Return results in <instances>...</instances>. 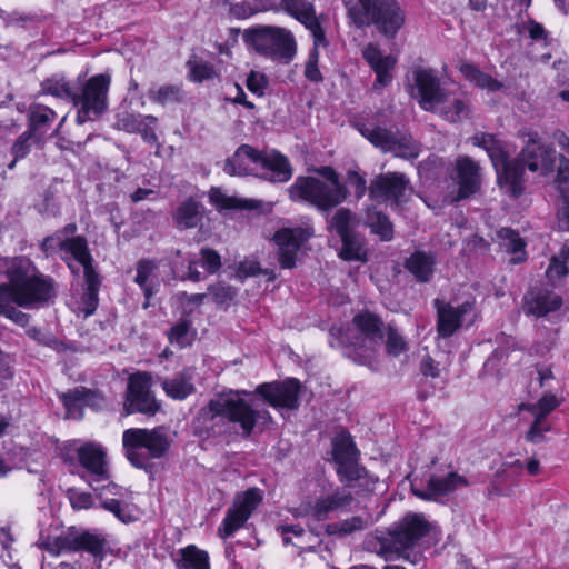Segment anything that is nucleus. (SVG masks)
<instances>
[{
    "instance_id": "f257e3e1",
    "label": "nucleus",
    "mask_w": 569,
    "mask_h": 569,
    "mask_svg": "<svg viewBox=\"0 0 569 569\" xmlns=\"http://www.w3.org/2000/svg\"><path fill=\"white\" fill-rule=\"evenodd\" d=\"M248 395L246 390H229L217 395L194 418V433L201 437L218 436L224 431L227 422H231L239 425L242 435L248 437L257 425L269 423L270 413L254 409L244 399Z\"/></svg>"
},
{
    "instance_id": "f03ea898",
    "label": "nucleus",
    "mask_w": 569,
    "mask_h": 569,
    "mask_svg": "<svg viewBox=\"0 0 569 569\" xmlns=\"http://www.w3.org/2000/svg\"><path fill=\"white\" fill-rule=\"evenodd\" d=\"M428 531L429 523L423 516L408 515L387 532L369 537L367 547L387 561L403 559L419 565L422 558L413 548Z\"/></svg>"
},
{
    "instance_id": "7ed1b4c3",
    "label": "nucleus",
    "mask_w": 569,
    "mask_h": 569,
    "mask_svg": "<svg viewBox=\"0 0 569 569\" xmlns=\"http://www.w3.org/2000/svg\"><path fill=\"white\" fill-rule=\"evenodd\" d=\"M0 270L17 287L19 307H40L56 295L53 280L38 273L29 259L0 257Z\"/></svg>"
},
{
    "instance_id": "20e7f679",
    "label": "nucleus",
    "mask_w": 569,
    "mask_h": 569,
    "mask_svg": "<svg viewBox=\"0 0 569 569\" xmlns=\"http://www.w3.org/2000/svg\"><path fill=\"white\" fill-rule=\"evenodd\" d=\"M317 173L322 178L298 177L288 190L289 197L293 201L307 202L319 211L328 212L347 199L348 190L331 167L318 168Z\"/></svg>"
},
{
    "instance_id": "39448f33",
    "label": "nucleus",
    "mask_w": 569,
    "mask_h": 569,
    "mask_svg": "<svg viewBox=\"0 0 569 569\" xmlns=\"http://www.w3.org/2000/svg\"><path fill=\"white\" fill-rule=\"evenodd\" d=\"M346 7L356 27L375 26L387 38H395L406 23V13L398 0H349Z\"/></svg>"
},
{
    "instance_id": "423d86ee",
    "label": "nucleus",
    "mask_w": 569,
    "mask_h": 569,
    "mask_svg": "<svg viewBox=\"0 0 569 569\" xmlns=\"http://www.w3.org/2000/svg\"><path fill=\"white\" fill-rule=\"evenodd\" d=\"M472 144L488 153L498 174V181L507 192L517 197L523 190V170L517 161L508 160V151L493 134L478 132L471 138Z\"/></svg>"
},
{
    "instance_id": "0eeeda50",
    "label": "nucleus",
    "mask_w": 569,
    "mask_h": 569,
    "mask_svg": "<svg viewBox=\"0 0 569 569\" xmlns=\"http://www.w3.org/2000/svg\"><path fill=\"white\" fill-rule=\"evenodd\" d=\"M122 443L128 460L137 468L143 469L150 459L161 458L169 448V440L163 428L127 429Z\"/></svg>"
},
{
    "instance_id": "6e6552de",
    "label": "nucleus",
    "mask_w": 569,
    "mask_h": 569,
    "mask_svg": "<svg viewBox=\"0 0 569 569\" xmlns=\"http://www.w3.org/2000/svg\"><path fill=\"white\" fill-rule=\"evenodd\" d=\"M110 82L109 74H96L86 81L80 92H74L73 104L78 108L79 124L96 120L107 110Z\"/></svg>"
},
{
    "instance_id": "1a4fd4ad",
    "label": "nucleus",
    "mask_w": 569,
    "mask_h": 569,
    "mask_svg": "<svg viewBox=\"0 0 569 569\" xmlns=\"http://www.w3.org/2000/svg\"><path fill=\"white\" fill-rule=\"evenodd\" d=\"M248 37L254 49L264 56L289 61L296 54V42L290 31L278 27H258Z\"/></svg>"
},
{
    "instance_id": "9d476101",
    "label": "nucleus",
    "mask_w": 569,
    "mask_h": 569,
    "mask_svg": "<svg viewBox=\"0 0 569 569\" xmlns=\"http://www.w3.org/2000/svg\"><path fill=\"white\" fill-rule=\"evenodd\" d=\"M360 132L383 152H391L396 157L410 161L420 156L421 144L410 134L393 132L381 127H363Z\"/></svg>"
},
{
    "instance_id": "9b49d317",
    "label": "nucleus",
    "mask_w": 569,
    "mask_h": 569,
    "mask_svg": "<svg viewBox=\"0 0 569 569\" xmlns=\"http://www.w3.org/2000/svg\"><path fill=\"white\" fill-rule=\"evenodd\" d=\"M151 375L148 372H137L129 377L124 411L126 415L140 412L153 416L160 410V403L151 392Z\"/></svg>"
},
{
    "instance_id": "f8f14e48",
    "label": "nucleus",
    "mask_w": 569,
    "mask_h": 569,
    "mask_svg": "<svg viewBox=\"0 0 569 569\" xmlns=\"http://www.w3.org/2000/svg\"><path fill=\"white\" fill-rule=\"evenodd\" d=\"M259 489L250 488L247 491L236 496L232 507H230L218 529V535L226 539L239 530L251 516L252 511L261 502Z\"/></svg>"
},
{
    "instance_id": "ddd939ff",
    "label": "nucleus",
    "mask_w": 569,
    "mask_h": 569,
    "mask_svg": "<svg viewBox=\"0 0 569 569\" xmlns=\"http://www.w3.org/2000/svg\"><path fill=\"white\" fill-rule=\"evenodd\" d=\"M413 87L411 96L419 106L428 112L437 110L439 103L447 102V91L441 87L439 78L431 69L417 68L413 70Z\"/></svg>"
},
{
    "instance_id": "4468645a",
    "label": "nucleus",
    "mask_w": 569,
    "mask_h": 569,
    "mask_svg": "<svg viewBox=\"0 0 569 569\" xmlns=\"http://www.w3.org/2000/svg\"><path fill=\"white\" fill-rule=\"evenodd\" d=\"M437 308V329L442 338L451 337L466 321L473 323L476 318L473 302L467 301L460 306H452L439 299L435 300Z\"/></svg>"
},
{
    "instance_id": "2eb2a0df",
    "label": "nucleus",
    "mask_w": 569,
    "mask_h": 569,
    "mask_svg": "<svg viewBox=\"0 0 569 569\" xmlns=\"http://www.w3.org/2000/svg\"><path fill=\"white\" fill-rule=\"evenodd\" d=\"M411 191L410 181L402 172H387L377 176L369 186V197L377 201H392L396 204L406 200Z\"/></svg>"
},
{
    "instance_id": "dca6fc26",
    "label": "nucleus",
    "mask_w": 569,
    "mask_h": 569,
    "mask_svg": "<svg viewBox=\"0 0 569 569\" xmlns=\"http://www.w3.org/2000/svg\"><path fill=\"white\" fill-rule=\"evenodd\" d=\"M513 161H517L523 171V167L527 166L532 172L540 171L542 174H548L553 170L556 152L551 147L539 141L538 133H531L518 158Z\"/></svg>"
},
{
    "instance_id": "f3484780",
    "label": "nucleus",
    "mask_w": 569,
    "mask_h": 569,
    "mask_svg": "<svg viewBox=\"0 0 569 569\" xmlns=\"http://www.w3.org/2000/svg\"><path fill=\"white\" fill-rule=\"evenodd\" d=\"M300 388L301 385L297 379H288L259 385L256 388V393L273 408L295 410L299 407Z\"/></svg>"
},
{
    "instance_id": "a211bd4d",
    "label": "nucleus",
    "mask_w": 569,
    "mask_h": 569,
    "mask_svg": "<svg viewBox=\"0 0 569 569\" xmlns=\"http://www.w3.org/2000/svg\"><path fill=\"white\" fill-rule=\"evenodd\" d=\"M313 236L310 226L298 228H283L276 232L274 241L279 247V263L284 269L296 266L297 253L301 246Z\"/></svg>"
},
{
    "instance_id": "6ab92c4d",
    "label": "nucleus",
    "mask_w": 569,
    "mask_h": 569,
    "mask_svg": "<svg viewBox=\"0 0 569 569\" xmlns=\"http://www.w3.org/2000/svg\"><path fill=\"white\" fill-rule=\"evenodd\" d=\"M80 465L90 473V487L94 491L102 489L100 482L109 479V470L106 461V451L99 445L86 443L77 449Z\"/></svg>"
},
{
    "instance_id": "aec40b11",
    "label": "nucleus",
    "mask_w": 569,
    "mask_h": 569,
    "mask_svg": "<svg viewBox=\"0 0 569 569\" xmlns=\"http://www.w3.org/2000/svg\"><path fill=\"white\" fill-rule=\"evenodd\" d=\"M58 539L61 552L87 551L94 557L102 555L106 545V540L101 536L80 531L74 527L58 536Z\"/></svg>"
},
{
    "instance_id": "412c9836",
    "label": "nucleus",
    "mask_w": 569,
    "mask_h": 569,
    "mask_svg": "<svg viewBox=\"0 0 569 569\" xmlns=\"http://www.w3.org/2000/svg\"><path fill=\"white\" fill-rule=\"evenodd\" d=\"M281 6L286 12L295 17L311 32L317 47H326L328 44L325 31L310 2L307 0H281Z\"/></svg>"
},
{
    "instance_id": "4be33fe9",
    "label": "nucleus",
    "mask_w": 569,
    "mask_h": 569,
    "mask_svg": "<svg viewBox=\"0 0 569 569\" xmlns=\"http://www.w3.org/2000/svg\"><path fill=\"white\" fill-rule=\"evenodd\" d=\"M258 174L270 182L283 183L292 177V168L289 160L276 150L259 151Z\"/></svg>"
},
{
    "instance_id": "5701e85b",
    "label": "nucleus",
    "mask_w": 569,
    "mask_h": 569,
    "mask_svg": "<svg viewBox=\"0 0 569 569\" xmlns=\"http://www.w3.org/2000/svg\"><path fill=\"white\" fill-rule=\"evenodd\" d=\"M158 119L154 116H143L139 113L121 112L117 114L114 127L128 133H138L148 143H157L154 128Z\"/></svg>"
},
{
    "instance_id": "b1692460",
    "label": "nucleus",
    "mask_w": 569,
    "mask_h": 569,
    "mask_svg": "<svg viewBox=\"0 0 569 569\" xmlns=\"http://www.w3.org/2000/svg\"><path fill=\"white\" fill-rule=\"evenodd\" d=\"M468 485V480L463 476L449 472L445 476H431L426 490L412 488V492L421 499L436 500Z\"/></svg>"
},
{
    "instance_id": "393cba45",
    "label": "nucleus",
    "mask_w": 569,
    "mask_h": 569,
    "mask_svg": "<svg viewBox=\"0 0 569 569\" xmlns=\"http://www.w3.org/2000/svg\"><path fill=\"white\" fill-rule=\"evenodd\" d=\"M456 170L459 184L458 199L476 193L481 184L479 163L468 156H460L456 160Z\"/></svg>"
},
{
    "instance_id": "a878e982",
    "label": "nucleus",
    "mask_w": 569,
    "mask_h": 569,
    "mask_svg": "<svg viewBox=\"0 0 569 569\" xmlns=\"http://www.w3.org/2000/svg\"><path fill=\"white\" fill-rule=\"evenodd\" d=\"M259 161V150L242 144L227 159L224 171L230 176H257Z\"/></svg>"
},
{
    "instance_id": "bb28decb",
    "label": "nucleus",
    "mask_w": 569,
    "mask_h": 569,
    "mask_svg": "<svg viewBox=\"0 0 569 569\" xmlns=\"http://www.w3.org/2000/svg\"><path fill=\"white\" fill-rule=\"evenodd\" d=\"M59 248L62 252V259L67 261L73 273H78L79 271L73 269L69 262L70 259L76 260L83 267V274H86L87 270L96 271L92 266V258L88 250L87 241L83 237L78 236L62 239L59 242Z\"/></svg>"
},
{
    "instance_id": "cd10ccee",
    "label": "nucleus",
    "mask_w": 569,
    "mask_h": 569,
    "mask_svg": "<svg viewBox=\"0 0 569 569\" xmlns=\"http://www.w3.org/2000/svg\"><path fill=\"white\" fill-rule=\"evenodd\" d=\"M561 306L562 299L559 295L547 290H532L525 297L523 311L527 315L545 317Z\"/></svg>"
},
{
    "instance_id": "c85d7f7f",
    "label": "nucleus",
    "mask_w": 569,
    "mask_h": 569,
    "mask_svg": "<svg viewBox=\"0 0 569 569\" xmlns=\"http://www.w3.org/2000/svg\"><path fill=\"white\" fill-rule=\"evenodd\" d=\"M437 264V257L431 251L416 250L405 260V268L419 282H429Z\"/></svg>"
},
{
    "instance_id": "c756f323",
    "label": "nucleus",
    "mask_w": 569,
    "mask_h": 569,
    "mask_svg": "<svg viewBox=\"0 0 569 569\" xmlns=\"http://www.w3.org/2000/svg\"><path fill=\"white\" fill-rule=\"evenodd\" d=\"M362 56L370 64L377 74V82L381 86H387L391 81L390 70L396 64V59L392 56H382L379 47L375 43H368Z\"/></svg>"
},
{
    "instance_id": "7c9ffc66",
    "label": "nucleus",
    "mask_w": 569,
    "mask_h": 569,
    "mask_svg": "<svg viewBox=\"0 0 569 569\" xmlns=\"http://www.w3.org/2000/svg\"><path fill=\"white\" fill-rule=\"evenodd\" d=\"M203 212L202 204L193 198H189L177 208L172 217L173 222L180 230L193 229L201 224Z\"/></svg>"
},
{
    "instance_id": "2f4dec72",
    "label": "nucleus",
    "mask_w": 569,
    "mask_h": 569,
    "mask_svg": "<svg viewBox=\"0 0 569 569\" xmlns=\"http://www.w3.org/2000/svg\"><path fill=\"white\" fill-rule=\"evenodd\" d=\"M161 386L166 395L174 400H183L196 391L193 375L189 369L163 379Z\"/></svg>"
},
{
    "instance_id": "473e14b6",
    "label": "nucleus",
    "mask_w": 569,
    "mask_h": 569,
    "mask_svg": "<svg viewBox=\"0 0 569 569\" xmlns=\"http://www.w3.org/2000/svg\"><path fill=\"white\" fill-rule=\"evenodd\" d=\"M352 325L371 345H378L382 341L383 322L377 315L368 311L360 312L353 317Z\"/></svg>"
},
{
    "instance_id": "72a5a7b5",
    "label": "nucleus",
    "mask_w": 569,
    "mask_h": 569,
    "mask_svg": "<svg viewBox=\"0 0 569 569\" xmlns=\"http://www.w3.org/2000/svg\"><path fill=\"white\" fill-rule=\"evenodd\" d=\"M356 226V214L348 208L338 209L328 220V230L335 232L339 238L355 234L353 229Z\"/></svg>"
},
{
    "instance_id": "f704fd0d",
    "label": "nucleus",
    "mask_w": 569,
    "mask_h": 569,
    "mask_svg": "<svg viewBox=\"0 0 569 569\" xmlns=\"http://www.w3.org/2000/svg\"><path fill=\"white\" fill-rule=\"evenodd\" d=\"M460 71L463 77L480 89L495 92L500 90L503 84L493 79L490 74L480 71L476 66L469 62H463L460 66Z\"/></svg>"
},
{
    "instance_id": "c9c22d12",
    "label": "nucleus",
    "mask_w": 569,
    "mask_h": 569,
    "mask_svg": "<svg viewBox=\"0 0 569 569\" xmlns=\"http://www.w3.org/2000/svg\"><path fill=\"white\" fill-rule=\"evenodd\" d=\"M178 569H210L209 556L196 546H188L179 551Z\"/></svg>"
},
{
    "instance_id": "e433bc0d",
    "label": "nucleus",
    "mask_w": 569,
    "mask_h": 569,
    "mask_svg": "<svg viewBox=\"0 0 569 569\" xmlns=\"http://www.w3.org/2000/svg\"><path fill=\"white\" fill-rule=\"evenodd\" d=\"M84 276V292L81 297L84 308L82 309L86 317L92 315L98 307V291L100 288V277L96 271L87 270Z\"/></svg>"
},
{
    "instance_id": "4c0bfd02",
    "label": "nucleus",
    "mask_w": 569,
    "mask_h": 569,
    "mask_svg": "<svg viewBox=\"0 0 569 569\" xmlns=\"http://www.w3.org/2000/svg\"><path fill=\"white\" fill-rule=\"evenodd\" d=\"M437 108V110H432L431 112L437 113L449 122L460 121L465 116H467L469 110V106L465 100L450 97L449 93H447V102L439 103Z\"/></svg>"
},
{
    "instance_id": "58836bf2",
    "label": "nucleus",
    "mask_w": 569,
    "mask_h": 569,
    "mask_svg": "<svg viewBox=\"0 0 569 569\" xmlns=\"http://www.w3.org/2000/svg\"><path fill=\"white\" fill-rule=\"evenodd\" d=\"M372 523L371 517L353 516L327 526V532L330 535L348 536L357 531L367 529Z\"/></svg>"
},
{
    "instance_id": "ea45409f",
    "label": "nucleus",
    "mask_w": 569,
    "mask_h": 569,
    "mask_svg": "<svg viewBox=\"0 0 569 569\" xmlns=\"http://www.w3.org/2000/svg\"><path fill=\"white\" fill-rule=\"evenodd\" d=\"M366 223L382 241H390L392 239L393 227L385 213L369 209L366 213Z\"/></svg>"
},
{
    "instance_id": "a19ab883",
    "label": "nucleus",
    "mask_w": 569,
    "mask_h": 569,
    "mask_svg": "<svg viewBox=\"0 0 569 569\" xmlns=\"http://www.w3.org/2000/svg\"><path fill=\"white\" fill-rule=\"evenodd\" d=\"M209 199L219 209H251L257 207L254 200L227 196L219 188H212L209 191Z\"/></svg>"
},
{
    "instance_id": "79ce46f5",
    "label": "nucleus",
    "mask_w": 569,
    "mask_h": 569,
    "mask_svg": "<svg viewBox=\"0 0 569 569\" xmlns=\"http://www.w3.org/2000/svg\"><path fill=\"white\" fill-rule=\"evenodd\" d=\"M359 451L351 436L347 432L338 433L333 439V458L336 462L358 459Z\"/></svg>"
},
{
    "instance_id": "37998d69",
    "label": "nucleus",
    "mask_w": 569,
    "mask_h": 569,
    "mask_svg": "<svg viewBox=\"0 0 569 569\" xmlns=\"http://www.w3.org/2000/svg\"><path fill=\"white\" fill-rule=\"evenodd\" d=\"M148 96L151 101L161 106L179 103L183 98L181 87L177 84H164L151 88Z\"/></svg>"
},
{
    "instance_id": "c03bdc74",
    "label": "nucleus",
    "mask_w": 569,
    "mask_h": 569,
    "mask_svg": "<svg viewBox=\"0 0 569 569\" xmlns=\"http://www.w3.org/2000/svg\"><path fill=\"white\" fill-rule=\"evenodd\" d=\"M57 114L56 112L42 104H34L31 106L29 109V120H30V130L36 131H43L46 127L54 121Z\"/></svg>"
},
{
    "instance_id": "a18cd8bd",
    "label": "nucleus",
    "mask_w": 569,
    "mask_h": 569,
    "mask_svg": "<svg viewBox=\"0 0 569 569\" xmlns=\"http://www.w3.org/2000/svg\"><path fill=\"white\" fill-rule=\"evenodd\" d=\"M194 337L196 331L191 328V322L188 319H181L168 333L169 341L180 348L191 345Z\"/></svg>"
},
{
    "instance_id": "49530a36",
    "label": "nucleus",
    "mask_w": 569,
    "mask_h": 569,
    "mask_svg": "<svg viewBox=\"0 0 569 569\" xmlns=\"http://www.w3.org/2000/svg\"><path fill=\"white\" fill-rule=\"evenodd\" d=\"M342 247L339 256L343 260L348 261H365L366 250L363 249L361 241L356 234L348 236L347 238H340Z\"/></svg>"
},
{
    "instance_id": "de8ad7c7",
    "label": "nucleus",
    "mask_w": 569,
    "mask_h": 569,
    "mask_svg": "<svg viewBox=\"0 0 569 569\" xmlns=\"http://www.w3.org/2000/svg\"><path fill=\"white\" fill-rule=\"evenodd\" d=\"M42 90L57 98L71 100L73 102L74 91L70 83L63 78L47 79L42 82Z\"/></svg>"
},
{
    "instance_id": "09e8293b",
    "label": "nucleus",
    "mask_w": 569,
    "mask_h": 569,
    "mask_svg": "<svg viewBox=\"0 0 569 569\" xmlns=\"http://www.w3.org/2000/svg\"><path fill=\"white\" fill-rule=\"evenodd\" d=\"M337 472L340 476L341 482L348 486L352 481L360 480L366 473V470L358 465V459L345 460L337 462Z\"/></svg>"
},
{
    "instance_id": "8fccbe9b",
    "label": "nucleus",
    "mask_w": 569,
    "mask_h": 569,
    "mask_svg": "<svg viewBox=\"0 0 569 569\" xmlns=\"http://www.w3.org/2000/svg\"><path fill=\"white\" fill-rule=\"evenodd\" d=\"M333 509L328 497L317 500L315 503L307 502L300 507V516H310L320 521L325 520Z\"/></svg>"
},
{
    "instance_id": "3c124183",
    "label": "nucleus",
    "mask_w": 569,
    "mask_h": 569,
    "mask_svg": "<svg viewBox=\"0 0 569 569\" xmlns=\"http://www.w3.org/2000/svg\"><path fill=\"white\" fill-rule=\"evenodd\" d=\"M33 142L34 139L32 131H24L22 134L18 137V139L11 148V153L13 154L14 159L9 163V169H13L16 162L19 159H23L30 152V148Z\"/></svg>"
},
{
    "instance_id": "603ef678",
    "label": "nucleus",
    "mask_w": 569,
    "mask_h": 569,
    "mask_svg": "<svg viewBox=\"0 0 569 569\" xmlns=\"http://www.w3.org/2000/svg\"><path fill=\"white\" fill-rule=\"evenodd\" d=\"M560 405V400L551 393L545 395L535 405L526 406L533 416L546 419L547 416ZM525 408V406H522Z\"/></svg>"
},
{
    "instance_id": "864d4df0",
    "label": "nucleus",
    "mask_w": 569,
    "mask_h": 569,
    "mask_svg": "<svg viewBox=\"0 0 569 569\" xmlns=\"http://www.w3.org/2000/svg\"><path fill=\"white\" fill-rule=\"evenodd\" d=\"M3 273V270H0ZM13 305L19 306V295L17 287L8 280L7 283H0V315H3Z\"/></svg>"
},
{
    "instance_id": "5fc2aeb1",
    "label": "nucleus",
    "mask_w": 569,
    "mask_h": 569,
    "mask_svg": "<svg viewBox=\"0 0 569 569\" xmlns=\"http://www.w3.org/2000/svg\"><path fill=\"white\" fill-rule=\"evenodd\" d=\"M569 260V248L562 247L559 254L550 260L547 274L549 278H561L568 273L567 261Z\"/></svg>"
},
{
    "instance_id": "6e6d98bb",
    "label": "nucleus",
    "mask_w": 569,
    "mask_h": 569,
    "mask_svg": "<svg viewBox=\"0 0 569 569\" xmlns=\"http://www.w3.org/2000/svg\"><path fill=\"white\" fill-rule=\"evenodd\" d=\"M261 273L268 274L270 280L276 279V274L273 271L261 269L259 263L254 260H244L240 262L236 271V276L240 280H244L246 278L254 277Z\"/></svg>"
},
{
    "instance_id": "4d7b16f0",
    "label": "nucleus",
    "mask_w": 569,
    "mask_h": 569,
    "mask_svg": "<svg viewBox=\"0 0 569 569\" xmlns=\"http://www.w3.org/2000/svg\"><path fill=\"white\" fill-rule=\"evenodd\" d=\"M387 352L392 356H399L406 350L407 343L403 337L391 325L387 328L386 340Z\"/></svg>"
},
{
    "instance_id": "13d9d810",
    "label": "nucleus",
    "mask_w": 569,
    "mask_h": 569,
    "mask_svg": "<svg viewBox=\"0 0 569 569\" xmlns=\"http://www.w3.org/2000/svg\"><path fill=\"white\" fill-rule=\"evenodd\" d=\"M208 292L213 297L214 302L218 305L228 303L237 295L236 289L224 283H216L209 286Z\"/></svg>"
},
{
    "instance_id": "bf43d9fd",
    "label": "nucleus",
    "mask_w": 569,
    "mask_h": 569,
    "mask_svg": "<svg viewBox=\"0 0 569 569\" xmlns=\"http://www.w3.org/2000/svg\"><path fill=\"white\" fill-rule=\"evenodd\" d=\"M277 530L281 533L286 545L292 543L297 548L303 549L301 538L305 535L303 528L299 526H279Z\"/></svg>"
},
{
    "instance_id": "052dcab7",
    "label": "nucleus",
    "mask_w": 569,
    "mask_h": 569,
    "mask_svg": "<svg viewBox=\"0 0 569 569\" xmlns=\"http://www.w3.org/2000/svg\"><path fill=\"white\" fill-rule=\"evenodd\" d=\"M154 268V263L150 260H141L137 264L136 282L143 289L147 298L151 295L150 289L147 287V281Z\"/></svg>"
},
{
    "instance_id": "680f3d73",
    "label": "nucleus",
    "mask_w": 569,
    "mask_h": 569,
    "mask_svg": "<svg viewBox=\"0 0 569 569\" xmlns=\"http://www.w3.org/2000/svg\"><path fill=\"white\" fill-rule=\"evenodd\" d=\"M546 419L535 416V420L526 433V440L532 443L542 442L545 433L550 430L549 425L545 422Z\"/></svg>"
},
{
    "instance_id": "e2e57ef3",
    "label": "nucleus",
    "mask_w": 569,
    "mask_h": 569,
    "mask_svg": "<svg viewBox=\"0 0 569 569\" xmlns=\"http://www.w3.org/2000/svg\"><path fill=\"white\" fill-rule=\"evenodd\" d=\"M191 77L194 81L202 82L203 80L213 79L218 76L213 66L209 62H194L190 64Z\"/></svg>"
},
{
    "instance_id": "0e129e2a",
    "label": "nucleus",
    "mask_w": 569,
    "mask_h": 569,
    "mask_svg": "<svg viewBox=\"0 0 569 569\" xmlns=\"http://www.w3.org/2000/svg\"><path fill=\"white\" fill-rule=\"evenodd\" d=\"M102 507L112 512L122 522H131L134 520V517L131 516L129 509L126 506H122L117 499H106L102 502Z\"/></svg>"
},
{
    "instance_id": "69168bd1",
    "label": "nucleus",
    "mask_w": 569,
    "mask_h": 569,
    "mask_svg": "<svg viewBox=\"0 0 569 569\" xmlns=\"http://www.w3.org/2000/svg\"><path fill=\"white\" fill-rule=\"evenodd\" d=\"M318 48L319 47H317L313 43V49L311 50V52L309 54V59L305 67V76L307 77V79H309L310 81H313V82H319L322 80L321 72L318 68V60H319Z\"/></svg>"
},
{
    "instance_id": "338daca9",
    "label": "nucleus",
    "mask_w": 569,
    "mask_h": 569,
    "mask_svg": "<svg viewBox=\"0 0 569 569\" xmlns=\"http://www.w3.org/2000/svg\"><path fill=\"white\" fill-rule=\"evenodd\" d=\"M69 500L74 509H89L93 506V498L91 493L70 489L68 491Z\"/></svg>"
},
{
    "instance_id": "774afa93",
    "label": "nucleus",
    "mask_w": 569,
    "mask_h": 569,
    "mask_svg": "<svg viewBox=\"0 0 569 569\" xmlns=\"http://www.w3.org/2000/svg\"><path fill=\"white\" fill-rule=\"evenodd\" d=\"M201 258H202V266L207 269L210 273H216L220 267H221V258L220 254L210 248H203L201 249Z\"/></svg>"
}]
</instances>
